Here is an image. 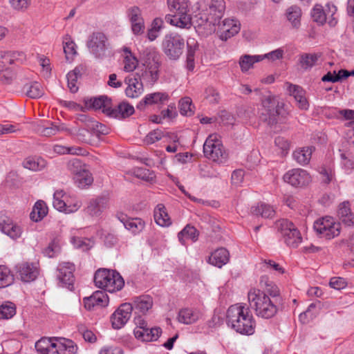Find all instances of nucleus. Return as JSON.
Here are the masks:
<instances>
[{"instance_id":"1","label":"nucleus","mask_w":354,"mask_h":354,"mask_svg":"<svg viewBox=\"0 0 354 354\" xmlns=\"http://www.w3.org/2000/svg\"><path fill=\"white\" fill-rule=\"evenodd\" d=\"M227 323L241 334L250 335L254 333L255 320L245 304H236L230 306L227 311Z\"/></svg>"},{"instance_id":"2","label":"nucleus","mask_w":354,"mask_h":354,"mask_svg":"<svg viewBox=\"0 0 354 354\" xmlns=\"http://www.w3.org/2000/svg\"><path fill=\"white\" fill-rule=\"evenodd\" d=\"M248 299L250 307L254 310L255 314L263 319H270L276 315L281 304L260 292L257 288H251L248 291Z\"/></svg>"},{"instance_id":"3","label":"nucleus","mask_w":354,"mask_h":354,"mask_svg":"<svg viewBox=\"0 0 354 354\" xmlns=\"http://www.w3.org/2000/svg\"><path fill=\"white\" fill-rule=\"evenodd\" d=\"M171 12L166 15L165 21L172 26L180 28H189L192 24L189 12L190 3L188 0H167Z\"/></svg>"},{"instance_id":"4","label":"nucleus","mask_w":354,"mask_h":354,"mask_svg":"<svg viewBox=\"0 0 354 354\" xmlns=\"http://www.w3.org/2000/svg\"><path fill=\"white\" fill-rule=\"evenodd\" d=\"M160 58L159 53L151 47L146 48L141 54L140 59L145 70L140 77L150 86L154 85L159 79Z\"/></svg>"},{"instance_id":"5","label":"nucleus","mask_w":354,"mask_h":354,"mask_svg":"<svg viewBox=\"0 0 354 354\" xmlns=\"http://www.w3.org/2000/svg\"><path fill=\"white\" fill-rule=\"evenodd\" d=\"M94 282L97 287L109 292L119 291L124 285L123 278L118 272L106 268H101L95 272Z\"/></svg>"},{"instance_id":"6","label":"nucleus","mask_w":354,"mask_h":354,"mask_svg":"<svg viewBox=\"0 0 354 354\" xmlns=\"http://www.w3.org/2000/svg\"><path fill=\"white\" fill-rule=\"evenodd\" d=\"M262 106L259 116L261 121L270 126L278 122H284L287 113L283 109V104L277 102L271 97H267L262 100Z\"/></svg>"},{"instance_id":"7","label":"nucleus","mask_w":354,"mask_h":354,"mask_svg":"<svg viewBox=\"0 0 354 354\" xmlns=\"http://www.w3.org/2000/svg\"><path fill=\"white\" fill-rule=\"evenodd\" d=\"M185 39L177 32L166 34L162 41V50L170 60H178L183 55Z\"/></svg>"},{"instance_id":"8","label":"nucleus","mask_w":354,"mask_h":354,"mask_svg":"<svg viewBox=\"0 0 354 354\" xmlns=\"http://www.w3.org/2000/svg\"><path fill=\"white\" fill-rule=\"evenodd\" d=\"M204 156L214 162H222L227 157L218 135H209L203 145Z\"/></svg>"},{"instance_id":"9","label":"nucleus","mask_w":354,"mask_h":354,"mask_svg":"<svg viewBox=\"0 0 354 354\" xmlns=\"http://www.w3.org/2000/svg\"><path fill=\"white\" fill-rule=\"evenodd\" d=\"M313 228L320 236L331 239L339 234L341 227L332 217L325 216L315 221Z\"/></svg>"},{"instance_id":"10","label":"nucleus","mask_w":354,"mask_h":354,"mask_svg":"<svg viewBox=\"0 0 354 354\" xmlns=\"http://www.w3.org/2000/svg\"><path fill=\"white\" fill-rule=\"evenodd\" d=\"M279 230L287 245L297 248L301 243V233L291 221L287 219L281 220L279 223Z\"/></svg>"},{"instance_id":"11","label":"nucleus","mask_w":354,"mask_h":354,"mask_svg":"<svg viewBox=\"0 0 354 354\" xmlns=\"http://www.w3.org/2000/svg\"><path fill=\"white\" fill-rule=\"evenodd\" d=\"M68 169L75 174L74 180L80 188L89 185L93 182V178L90 174L84 168L81 160L74 158L67 163Z\"/></svg>"},{"instance_id":"12","label":"nucleus","mask_w":354,"mask_h":354,"mask_svg":"<svg viewBox=\"0 0 354 354\" xmlns=\"http://www.w3.org/2000/svg\"><path fill=\"white\" fill-rule=\"evenodd\" d=\"M86 46L95 57H102L105 55L109 43L103 32H95L88 37Z\"/></svg>"},{"instance_id":"13","label":"nucleus","mask_w":354,"mask_h":354,"mask_svg":"<svg viewBox=\"0 0 354 354\" xmlns=\"http://www.w3.org/2000/svg\"><path fill=\"white\" fill-rule=\"evenodd\" d=\"M75 266L69 262H62L59 263L56 270V277L59 281V285L66 287L69 290H73L74 286Z\"/></svg>"},{"instance_id":"14","label":"nucleus","mask_w":354,"mask_h":354,"mask_svg":"<svg viewBox=\"0 0 354 354\" xmlns=\"http://www.w3.org/2000/svg\"><path fill=\"white\" fill-rule=\"evenodd\" d=\"M194 23V27L199 34L209 35L216 30L215 26L219 22L206 11V12L196 15Z\"/></svg>"},{"instance_id":"15","label":"nucleus","mask_w":354,"mask_h":354,"mask_svg":"<svg viewBox=\"0 0 354 354\" xmlns=\"http://www.w3.org/2000/svg\"><path fill=\"white\" fill-rule=\"evenodd\" d=\"M326 9L327 13L321 5H316L311 11V17L314 21L317 22L318 24L323 25L326 21L327 15H330L328 23L330 26H335L337 23V20L333 15L337 11V8L334 5L328 3L326 5Z\"/></svg>"},{"instance_id":"16","label":"nucleus","mask_w":354,"mask_h":354,"mask_svg":"<svg viewBox=\"0 0 354 354\" xmlns=\"http://www.w3.org/2000/svg\"><path fill=\"white\" fill-rule=\"evenodd\" d=\"M284 182L292 187H303L311 181V177L307 171L297 168L288 171L283 177Z\"/></svg>"},{"instance_id":"17","label":"nucleus","mask_w":354,"mask_h":354,"mask_svg":"<svg viewBox=\"0 0 354 354\" xmlns=\"http://www.w3.org/2000/svg\"><path fill=\"white\" fill-rule=\"evenodd\" d=\"M133 306L130 303L122 304L111 315V322L113 328H122L131 316Z\"/></svg>"},{"instance_id":"18","label":"nucleus","mask_w":354,"mask_h":354,"mask_svg":"<svg viewBox=\"0 0 354 354\" xmlns=\"http://www.w3.org/2000/svg\"><path fill=\"white\" fill-rule=\"evenodd\" d=\"M216 25L218 26V37L223 41H227L240 30L239 23L233 19H225L221 24L219 22Z\"/></svg>"},{"instance_id":"19","label":"nucleus","mask_w":354,"mask_h":354,"mask_svg":"<svg viewBox=\"0 0 354 354\" xmlns=\"http://www.w3.org/2000/svg\"><path fill=\"white\" fill-rule=\"evenodd\" d=\"M259 286L261 288V289H259L260 292L266 295L267 297H270L272 300L281 302L279 287L268 276L263 275L261 277Z\"/></svg>"},{"instance_id":"20","label":"nucleus","mask_w":354,"mask_h":354,"mask_svg":"<svg viewBox=\"0 0 354 354\" xmlns=\"http://www.w3.org/2000/svg\"><path fill=\"white\" fill-rule=\"evenodd\" d=\"M64 197L62 190H57L53 194V205L55 209L59 212H63L66 214L73 213L76 212L81 206L80 201H76L74 203L71 204L68 201H64L62 199Z\"/></svg>"},{"instance_id":"21","label":"nucleus","mask_w":354,"mask_h":354,"mask_svg":"<svg viewBox=\"0 0 354 354\" xmlns=\"http://www.w3.org/2000/svg\"><path fill=\"white\" fill-rule=\"evenodd\" d=\"M134 111V107L131 104L122 102L114 108L111 106L110 109H106L104 114L111 118L124 119L133 115Z\"/></svg>"},{"instance_id":"22","label":"nucleus","mask_w":354,"mask_h":354,"mask_svg":"<svg viewBox=\"0 0 354 354\" xmlns=\"http://www.w3.org/2000/svg\"><path fill=\"white\" fill-rule=\"evenodd\" d=\"M169 100V95L165 92H155L147 94L144 98L137 104V109L143 110L145 106L163 105Z\"/></svg>"},{"instance_id":"23","label":"nucleus","mask_w":354,"mask_h":354,"mask_svg":"<svg viewBox=\"0 0 354 354\" xmlns=\"http://www.w3.org/2000/svg\"><path fill=\"white\" fill-rule=\"evenodd\" d=\"M83 301L84 307L91 310L97 306H106L109 304V297L105 292L97 290L94 292L91 296L84 298Z\"/></svg>"},{"instance_id":"24","label":"nucleus","mask_w":354,"mask_h":354,"mask_svg":"<svg viewBox=\"0 0 354 354\" xmlns=\"http://www.w3.org/2000/svg\"><path fill=\"white\" fill-rule=\"evenodd\" d=\"M17 269L21 280L24 282L34 281L39 274L38 268L35 263H21L17 266Z\"/></svg>"},{"instance_id":"25","label":"nucleus","mask_w":354,"mask_h":354,"mask_svg":"<svg viewBox=\"0 0 354 354\" xmlns=\"http://www.w3.org/2000/svg\"><path fill=\"white\" fill-rule=\"evenodd\" d=\"M0 230L13 239L19 238L22 232L18 225L6 216H0Z\"/></svg>"},{"instance_id":"26","label":"nucleus","mask_w":354,"mask_h":354,"mask_svg":"<svg viewBox=\"0 0 354 354\" xmlns=\"http://www.w3.org/2000/svg\"><path fill=\"white\" fill-rule=\"evenodd\" d=\"M124 82L127 84V87L125 89V93L128 97H138L144 91L143 84L140 77H127L124 80Z\"/></svg>"},{"instance_id":"27","label":"nucleus","mask_w":354,"mask_h":354,"mask_svg":"<svg viewBox=\"0 0 354 354\" xmlns=\"http://www.w3.org/2000/svg\"><path fill=\"white\" fill-rule=\"evenodd\" d=\"M116 216L123 223L125 228L133 234L141 232L145 227V223L139 218H128L126 214L122 213L117 214Z\"/></svg>"},{"instance_id":"28","label":"nucleus","mask_w":354,"mask_h":354,"mask_svg":"<svg viewBox=\"0 0 354 354\" xmlns=\"http://www.w3.org/2000/svg\"><path fill=\"white\" fill-rule=\"evenodd\" d=\"M133 333L136 338L142 342H153L158 339L162 333V329L160 327L147 326L141 330H133Z\"/></svg>"},{"instance_id":"29","label":"nucleus","mask_w":354,"mask_h":354,"mask_svg":"<svg viewBox=\"0 0 354 354\" xmlns=\"http://www.w3.org/2000/svg\"><path fill=\"white\" fill-rule=\"evenodd\" d=\"M201 316L202 314L198 309L185 308L179 311L178 320L184 324H192L197 322Z\"/></svg>"},{"instance_id":"30","label":"nucleus","mask_w":354,"mask_h":354,"mask_svg":"<svg viewBox=\"0 0 354 354\" xmlns=\"http://www.w3.org/2000/svg\"><path fill=\"white\" fill-rule=\"evenodd\" d=\"M287 86L290 95L295 98L298 106L301 109H308L309 105L305 97L304 90L301 86L290 83H287Z\"/></svg>"},{"instance_id":"31","label":"nucleus","mask_w":354,"mask_h":354,"mask_svg":"<svg viewBox=\"0 0 354 354\" xmlns=\"http://www.w3.org/2000/svg\"><path fill=\"white\" fill-rule=\"evenodd\" d=\"M77 351V344L71 339H64L63 342L55 339V345L52 354H75Z\"/></svg>"},{"instance_id":"32","label":"nucleus","mask_w":354,"mask_h":354,"mask_svg":"<svg viewBox=\"0 0 354 354\" xmlns=\"http://www.w3.org/2000/svg\"><path fill=\"white\" fill-rule=\"evenodd\" d=\"M229 259V252L225 248H221L211 254L207 261L209 264L221 268L228 263Z\"/></svg>"},{"instance_id":"33","label":"nucleus","mask_w":354,"mask_h":354,"mask_svg":"<svg viewBox=\"0 0 354 354\" xmlns=\"http://www.w3.org/2000/svg\"><path fill=\"white\" fill-rule=\"evenodd\" d=\"M108 207V199L106 197H98L91 199L86 209L91 216H99Z\"/></svg>"},{"instance_id":"34","label":"nucleus","mask_w":354,"mask_h":354,"mask_svg":"<svg viewBox=\"0 0 354 354\" xmlns=\"http://www.w3.org/2000/svg\"><path fill=\"white\" fill-rule=\"evenodd\" d=\"M86 71L85 66L80 64L77 66L74 70L70 71L67 75L68 87L70 91L73 93H76L78 91V86H77V82L79 77H80Z\"/></svg>"},{"instance_id":"35","label":"nucleus","mask_w":354,"mask_h":354,"mask_svg":"<svg viewBox=\"0 0 354 354\" xmlns=\"http://www.w3.org/2000/svg\"><path fill=\"white\" fill-rule=\"evenodd\" d=\"M198 50V41L194 38H189L187 40L186 62L187 68L192 71L195 67L194 59L196 52Z\"/></svg>"},{"instance_id":"36","label":"nucleus","mask_w":354,"mask_h":354,"mask_svg":"<svg viewBox=\"0 0 354 354\" xmlns=\"http://www.w3.org/2000/svg\"><path fill=\"white\" fill-rule=\"evenodd\" d=\"M133 309L145 314L153 306V299L149 295H141L133 298L132 304Z\"/></svg>"},{"instance_id":"37","label":"nucleus","mask_w":354,"mask_h":354,"mask_svg":"<svg viewBox=\"0 0 354 354\" xmlns=\"http://www.w3.org/2000/svg\"><path fill=\"white\" fill-rule=\"evenodd\" d=\"M250 212L254 216H261L265 218H271L275 214V211L272 206L264 203H260L257 205L252 206L251 207Z\"/></svg>"},{"instance_id":"38","label":"nucleus","mask_w":354,"mask_h":354,"mask_svg":"<svg viewBox=\"0 0 354 354\" xmlns=\"http://www.w3.org/2000/svg\"><path fill=\"white\" fill-rule=\"evenodd\" d=\"M154 219L156 223L162 227H168L171 224L165 207L162 204H158L154 209Z\"/></svg>"},{"instance_id":"39","label":"nucleus","mask_w":354,"mask_h":354,"mask_svg":"<svg viewBox=\"0 0 354 354\" xmlns=\"http://www.w3.org/2000/svg\"><path fill=\"white\" fill-rule=\"evenodd\" d=\"M263 59L264 57L260 55H243L240 57L239 61L241 71L243 73H245L252 68L255 63L259 62Z\"/></svg>"},{"instance_id":"40","label":"nucleus","mask_w":354,"mask_h":354,"mask_svg":"<svg viewBox=\"0 0 354 354\" xmlns=\"http://www.w3.org/2000/svg\"><path fill=\"white\" fill-rule=\"evenodd\" d=\"M198 236L199 232L195 227L187 225L180 232H178V239L182 245H185V239H189L193 242H196L198 239Z\"/></svg>"},{"instance_id":"41","label":"nucleus","mask_w":354,"mask_h":354,"mask_svg":"<svg viewBox=\"0 0 354 354\" xmlns=\"http://www.w3.org/2000/svg\"><path fill=\"white\" fill-rule=\"evenodd\" d=\"M85 104L86 106L94 109H102V112L104 113L105 109L111 107V100L106 96H100L85 100Z\"/></svg>"},{"instance_id":"42","label":"nucleus","mask_w":354,"mask_h":354,"mask_svg":"<svg viewBox=\"0 0 354 354\" xmlns=\"http://www.w3.org/2000/svg\"><path fill=\"white\" fill-rule=\"evenodd\" d=\"M225 6L223 0H212L209 8L206 10L209 13V15L219 22L223 17Z\"/></svg>"},{"instance_id":"43","label":"nucleus","mask_w":354,"mask_h":354,"mask_svg":"<svg viewBox=\"0 0 354 354\" xmlns=\"http://www.w3.org/2000/svg\"><path fill=\"white\" fill-rule=\"evenodd\" d=\"M313 149L311 147H303L296 149L292 154L294 160L301 165H307L311 158Z\"/></svg>"},{"instance_id":"44","label":"nucleus","mask_w":354,"mask_h":354,"mask_svg":"<svg viewBox=\"0 0 354 354\" xmlns=\"http://www.w3.org/2000/svg\"><path fill=\"white\" fill-rule=\"evenodd\" d=\"M286 18L291 24L292 28H299L301 25V10L297 6H292L286 10Z\"/></svg>"},{"instance_id":"45","label":"nucleus","mask_w":354,"mask_h":354,"mask_svg":"<svg viewBox=\"0 0 354 354\" xmlns=\"http://www.w3.org/2000/svg\"><path fill=\"white\" fill-rule=\"evenodd\" d=\"M48 213V207L43 201L35 203L32 212L30 214V219L35 222L41 221Z\"/></svg>"},{"instance_id":"46","label":"nucleus","mask_w":354,"mask_h":354,"mask_svg":"<svg viewBox=\"0 0 354 354\" xmlns=\"http://www.w3.org/2000/svg\"><path fill=\"white\" fill-rule=\"evenodd\" d=\"M55 339L42 337L35 343V349L40 354H52Z\"/></svg>"},{"instance_id":"47","label":"nucleus","mask_w":354,"mask_h":354,"mask_svg":"<svg viewBox=\"0 0 354 354\" xmlns=\"http://www.w3.org/2000/svg\"><path fill=\"white\" fill-rule=\"evenodd\" d=\"M319 57L317 53H303L299 56V63L301 68L309 70L316 64Z\"/></svg>"},{"instance_id":"48","label":"nucleus","mask_w":354,"mask_h":354,"mask_svg":"<svg viewBox=\"0 0 354 354\" xmlns=\"http://www.w3.org/2000/svg\"><path fill=\"white\" fill-rule=\"evenodd\" d=\"M23 91L30 98H39L44 95L43 87L37 82L24 85Z\"/></svg>"},{"instance_id":"49","label":"nucleus","mask_w":354,"mask_h":354,"mask_svg":"<svg viewBox=\"0 0 354 354\" xmlns=\"http://www.w3.org/2000/svg\"><path fill=\"white\" fill-rule=\"evenodd\" d=\"M25 168L32 171H39L46 167V161L40 157H28L23 162Z\"/></svg>"},{"instance_id":"50","label":"nucleus","mask_w":354,"mask_h":354,"mask_svg":"<svg viewBox=\"0 0 354 354\" xmlns=\"http://www.w3.org/2000/svg\"><path fill=\"white\" fill-rule=\"evenodd\" d=\"M14 282V275L5 266H0V288L10 286Z\"/></svg>"},{"instance_id":"51","label":"nucleus","mask_w":354,"mask_h":354,"mask_svg":"<svg viewBox=\"0 0 354 354\" xmlns=\"http://www.w3.org/2000/svg\"><path fill=\"white\" fill-rule=\"evenodd\" d=\"M20 57H24L23 53L19 52H1L0 53V62L1 64L4 65V67L6 64H12L15 61L18 59H21Z\"/></svg>"},{"instance_id":"52","label":"nucleus","mask_w":354,"mask_h":354,"mask_svg":"<svg viewBox=\"0 0 354 354\" xmlns=\"http://www.w3.org/2000/svg\"><path fill=\"white\" fill-rule=\"evenodd\" d=\"M16 314V306L10 302L6 301L0 306V319H8Z\"/></svg>"},{"instance_id":"53","label":"nucleus","mask_w":354,"mask_h":354,"mask_svg":"<svg viewBox=\"0 0 354 354\" xmlns=\"http://www.w3.org/2000/svg\"><path fill=\"white\" fill-rule=\"evenodd\" d=\"M77 122H81L84 124V127L90 129L91 130H94L97 129L98 131L100 129L99 127L102 128L103 125L100 124L97 121L94 120L92 118L89 117L86 114H79L76 118Z\"/></svg>"},{"instance_id":"54","label":"nucleus","mask_w":354,"mask_h":354,"mask_svg":"<svg viewBox=\"0 0 354 354\" xmlns=\"http://www.w3.org/2000/svg\"><path fill=\"white\" fill-rule=\"evenodd\" d=\"M89 129L88 128L84 127H74L71 129V133L75 136L76 138L82 142L87 143L90 141L89 138Z\"/></svg>"},{"instance_id":"55","label":"nucleus","mask_w":354,"mask_h":354,"mask_svg":"<svg viewBox=\"0 0 354 354\" xmlns=\"http://www.w3.org/2000/svg\"><path fill=\"white\" fill-rule=\"evenodd\" d=\"M73 245L83 251H87L93 247V242L88 239L73 236L71 238Z\"/></svg>"},{"instance_id":"56","label":"nucleus","mask_w":354,"mask_h":354,"mask_svg":"<svg viewBox=\"0 0 354 354\" xmlns=\"http://www.w3.org/2000/svg\"><path fill=\"white\" fill-rule=\"evenodd\" d=\"M133 174L138 178L147 182L153 181L156 177L154 172L142 167L135 169Z\"/></svg>"},{"instance_id":"57","label":"nucleus","mask_w":354,"mask_h":354,"mask_svg":"<svg viewBox=\"0 0 354 354\" xmlns=\"http://www.w3.org/2000/svg\"><path fill=\"white\" fill-rule=\"evenodd\" d=\"M138 65V59L132 55L131 51H129V55H127L124 59V70L126 72H132Z\"/></svg>"},{"instance_id":"58","label":"nucleus","mask_w":354,"mask_h":354,"mask_svg":"<svg viewBox=\"0 0 354 354\" xmlns=\"http://www.w3.org/2000/svg\"><path fill=\"white\" fill-rule=\"evenodd\" d=\"M179 110L183 115H192L194 113L192 109V100L188 97L182 98L179 102Z\"/></svg>"},{"instance_id":"59","label":"nucleus","mask_w":354,"mask_h":354,"mask_svg":"<svg viewBox=\"0 0 354 354\" xmlns=\"http://www.w3.org/2000/svg\"><path fill=\"white\" fill-rule=\"evenodd\" d=\"M127 15L131 23L144 19L140 8L136 6H131L127 9Z\"/></svg>"},{"instance_id":"60","label":"nucleus","mask_w":354,"mask_h":354,"mask_svg":"<svg viewBox=\"0 0 354 354\" xmlns=\"http://www.w3.org/2000/svg\"><path fill=\"white\" fill-rule=\"evenodd\" d=\"M76 45L73 41H67V39L64 41V52L66 55V58L67 60H71L73 58V56L76 55Z\"/></svg>"},{"instance_id":"61","label":"nucleus","mask_w":354,"mask_h":354,"mask_svg":"<svg viewBox=\"0 0 354 354\" xmlns=\"http://www.w3.org/2000/svg\"><path fill=\"white\" fill-rule=\"evenodd\" d=\"M164 136V133L160 129H156L149 132L145 138V142L147 144H153L160 140Z\"/></svg>"},{"instance_id":"62","label":"nucleus","mask_w":354,"mask_h":354,"mask_svg":"<svg viewBox=\"0 0 354 354\" xmlns=\"http://www.w3.org/2000/svg\"><path fill=\"white\" fill-rule=\"evenodd\" d=\"M329 285L334 289L341 290L344 288L347 283L344 278L335 277L330 279Z\"/></svg>"},{"instance_id":"63","label":"nucleus","mask_w":354,"mask_h":354,"mask_svg":"<svg viewBox=\"0 0 354 354\" xmlns=\"http://www.w3.org/2000/svg\"><path fill=\"white\" fill-rule=\"evenodd\" d=\"M205 97L210 103H217L219 93L213 87H208L205 90Z\"/></svg>"},{"instance_id":"64","label":"nucleus","mask_w":354,"mask_h":354,"mask_svg":"<svg viewBox=\"0 0 354 354\" xmlns=\"http://www.w3.org/2000/svg\"><path fill=\"white\" fill-rule=\"evenodd\" d=\"M245 172L243 169L234 170L231 176L232 183L235 185H240L244 178Z\"/></svg>"}]
</instances>
